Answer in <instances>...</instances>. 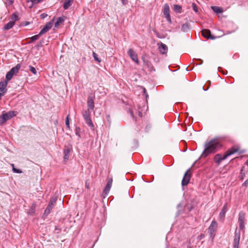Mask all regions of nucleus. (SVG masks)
<instances>
[{"label":"nucleus","mask_w":248,"mask_h":248,"mask_svg":"<svg viewBox=\"0 0 248 248\" xmlns=\"http://www.w3.org/2000/svg\"><path fill=\"white\" fill-rule=\"evenodd\" d=\"M220 146L219 142L215 139L206 142L204 145V150L202 153V156L206 157L209 154L215 153Z\"/></svg>","instance_id":"f257e3e1"},{"label":"nucleus","mask_w":248,"mask_h":248,"mask_svg":"<svg viewBox=\"0 0 248 248\" xmlns=\"http://www.w3.org/2000/svg\"><path fill=\"white\" fill-rule=\"evenodd\" d=\"M16 115V112L10 111L3 113L0 116V124L5 123L7 120L11 119Z\"/></svg>","instance_id":"f03ea898"},{"label":"nucleus","mask_w":248,"mask_h":248,"mask_svg":"<svg viewBox=\"0 0 248 248\" xmlns=\"http://www.w3.org/2000/svg\"><path fill=\"white\" fill-rule=\"evenodd\" d=\"M20 65L19 64H17L16 66L13 67L6 74V81L11 80L13 76L16 73L18 72L20 68Z\"/></svg>","instance_id":"7ed1b4c3"},{"label":"nucleus","mask_w":248,"mask_h":248,"mask_svg":"<svg viewBox=\"0 0 248 248\" xmlns=\"http://www.w3.org/2000/svg\"><path fill=\"white\" fill-rule=\"evenodd\" d=\"M90 110H86L82 113L83 117L86 121L87 125L91 127L93 130L94 129V125L90 118Z\"/></svg>","instance_id":"20e7f679"},{"label":"nucleus","mask_w":248,"mask_h":248,"mask_svg":"<svg viewBox=\"0 0 248 248\" xmlns=\"http://www.w3.org/2000/svg\"><path fill=\"white\" fill-rule=\"evenodd\" d=\"M217 228V223L215 220H213L208 228V232L210 237L213 239L215 236V232Z\"/></svg>","instance_id":"39448f33"},{"label":"nucleus","mask_w":248,"mask_h":248,"mask_svg":"<svg viewBox=\"0 0 248 248\" xmlns=\"http://www.w3.org/2000/svg\"><path fill=\"white\" fill-rule=\"evenodd\" d=\"M202 36L207 38V39H210L211 40H214L216 38H217V37H215L213 35H212L211 33V31L209 30L208 29H203L202 31ZM225 35L224 33H222L220 34L218 37H221L222 36H224Z\"/></svg>","instance_id":"423d86ee"},{"label":"nucleus","mask_w":248,"mask_h":248,"mask_svg":"<svg viewBox=\"0 0 248 248\" xmlns=\"http://www.w3.org/2000/svg\"><path fill=\"white\" fill-rule=\"evenodd\" d=\"M245 214L242 212H240L239 214L238 222L239 223V228L241 230H244L245 228Z\"/></svg>","instance_id":"0eeeda50"},{"label":"nucleus","mask_w":248,"mask_h":248,"mask_svg":"<svg viewBox=\"0 0 248 248\" xmlns=\"http://www.w3.org/2000/svg\"><path fill=\"white\" fill-rule=\"evenodd\" d=\"M238 150L239 149L238 148H235L234 147L229 149L225 152L223 156H221L222 161L226 159L229 156L237 152Z\"/></svg>","instance_id":"6e6552de"},{"label":"nucleus","mask_w":248,"mask_h":248,"mask_svg":"<svg viewBox=\"0 0 248 248\" xmlns=\"http://www.w3.org/2000/svg\"><path fill=\"white\" fill-rule=\"evenodd\" d=\"M190 170L188 169L185 172L182 181V185L183 186H186L188 184L190 179Z\"/></svg>","instance_id":"1a4fd4ad"},{"label":"nucleus","mask_w":248,"mask_h":248,"mask_svg":"<svg viewBox=\"0 0 248 248\" xmlns=\"http://www.w3.org/2000/svg\"><path fill=\"white\" fill-rule=\"evenodd\" d=\"M54 19L50 22H47L45 27L41 30L40 32H39V35H42L46 32H47L52 27L53 21Z\"/></svg>","instance_id":"9d476101"},{"label":"nucleus","mask_w":248,"mask_h":248,"mask_svg":"<svg viewBox=\"0 0 248 248\" xmlns=\"http://www.w3.org/2000/svg\"><path fill=\"white\" fill-rule=\"evenodd\" d=\"M128 54L130 57L131 59L134 62H135L136 63L139 64V61L138 60V55L137 53L132 48H130L128 50Z\"/></svg>","instance_id":"9b49d317"},{"label":"nucleus","mask_w":248,"mask_h":248,"mask_svg":"<svg viewBox=\"0 0 248 248\" xmlns=\"http://www.w3.org/2000/svg\"><path fill=\"white\" fill-rule=\"evenodd\" d=\"M240 239V232H237V231L235 232L234 238L233 240V248H239V241Z\"/></svg>","instance_id":"f8f14e48"},{"label":"nucleus","mask_w":248,"mask_h":248,"mask_svg":"<svg viewBox=\"0 0 248 248\" xmlns=\"http://www.w3.org/2000/svg\"><path fill=\"white\" fill-rule=\"evenodd\" d=\"M87 105L88 110H92L94 107V97L89 95L88 97Z\"/></svg>","instance_id":"ddd939ff"},{"label":"nucleus","mask_w":248,"mask_h":248,"mask_svg":"<svg viewBox=\"0 0 248 248\" xmlns=\"http://www.w3.org/2000/svg\"><path fill=\"white\" fill-rule=\"evenodd\" d=\"M112 181H113V180H112V178H109L108 180V183L107 184V185L104 190V191H103V193L105 194V195H108L109 190H110V189L111 187V186H112Z\"/></svg>","instance_id":"4468645a"},{"label":"nucleus","mask_w":248,"mask_h":248,"mask_svg":"<svg viewBox=\"0 0 248 248\" xmlns=\"http://www.w3.org/2000/svg\"><path fill=\"white\" fill-rule=\"evenodd\" d=\"M159 52L162 54H166L168 52V46L164 44L161 43L160 45L158 46Z\"/></svg>","instance_id":"2eb2a0df"},{"label":"nucleus","mask_w":248,"mask_h":248,"mask_svg":"<svg viewBox=\"0 0 248 248\" xmlns=\"http://www.w3.org/2000/svg\"><path fill=\"white\" fill-rule=\"evenodd\" d=\"M7 81L6 80L4 81H1L0 82V92L5 93L7 92L6 87L7 86Z\"/></svg>","instance_id":"dca6fc26"},{"label":"nucleus","mask_w":248,"mask_h":248,"mask_svg":"<svg viewBox=\"0 0 248 248\" xmlns=\"http://www.w3.org/2000/svg\"><path fill=\"white\" fill-rule=\"evenodd\" d=\"M71 150H72L71 148H67L64 150V155L63 157V161L64 162H67L68 161V160L69 159L70 153Z\"/></svg>","instance_id":"f3484780"},{"label":"nucleus","mask_w":248,"mask_h":248,"mask_svg":"<svg viewBox=\"0 0 248 248\" xmlns=\"http://www.w3.org/2000/svg\"><path fill=\"white\" fill-rule=\"evenodd\" d=\"M65 18L66 17L65 16L58 17L57 18V21L55 24V27L56 28H58L61 23H63L64 21Z\"/></svg>","instance_id":"a211bd4d"},{"label":"nucleus","mask_w":248,"mask_h":248,"mask_svg":"<svg viewBox=\"0 0 248 248\" xmlns=\"http://www.w3.org/2000/svg\"><path fill=\"white\" fill-rule=\"evenodd\" d=\"M14 21H11L7 23L3 27L4 30H8L11 29L15 25Z\"/></svg>","instance_id":"6ab92c4d"},{"label":"nucleus","mask_w":248,"mask_h":248,"mask_svg":"<svg viewBox=\"0 0 248 248\" xmlns=\"http://www.w3.org/2000/svg\"><path fill=\"white\" fill-rule=\"evenodd\" d=\"M211 9L214 12L217 14L222 13L223 12L222 8L218 6H211Z\"/></svg>","instance_id":"aec40b11"},{"label":"nucleus","mask_w":248,"mask_h":248,"mask_svg":"<svg viewBox=\"0 0 248 248\" xmlns=\"http://www.w3.org/2000/svg\"><path fill=\"white\" fill-rule=\"evenodd\" d=\"M214 161L217 164H219L222 161L221 155L220 154H217L214 157Z\"/></svg>","instance_id":"412c9836"},{"label":"nucleus","mask_w":248,"mask_h":248,"mask_svg":"<svg viewBox=\"0 0 248 248\" xmlns=\"http://www.w3.org/2000/svg\"><path fill=\"white\" fill-rule=\"evenodd\" d=\"M164 15L166 16L170 15V8L169 5L167 4H166L164 7L163 11Z\"/></svg>","instance_id":"4be33fe9"},{"label":"nucleus","mask_w":248,"mask_h":248,"mask_svg":"<svg viewBox=\"0 0 248 248\" xmlns=\"http://www.w3.org/2000/svg\"><path fill=\"white\" fill-rule=\"evenodd\" d=\"M189 29V24L188 23H185L182 25L181 27V31L183 32H187Z\"/></svg>","instance_id":"5701e85b"},{"label":"nucleus","mask_w":248,"mask_h":248,"mask_svg":"<svg viewBox=\"0 0 248 248\" xmlns=\"http://www.w3.org/2000/svg\"><path fill=\"white\" fill-rule=\"evenodd\" d=\"M226 211H227V204H225L224 205V206L222 209V211L220 213V214H219L220 216L221 217H224L225 216Z\"/></svg>","instance_id":"b1692460"},{"label":"nucleus","mask_w":248,"mask_h":248,"mask_svg":"<svg viewBox=\"0 0 248 248\" xmlns=\"http://www.w3.org/2000/svg\"><path fill=\"white\" fill-rule=\"evenodd\" d=\"M72 2H70L69 0L66 1L63 5V7L65 10H66L69 8L70 6H71Z\"/></svg>","instance_id":"393cba45"},{"label":"nucleus","mask_w":248,"mask_h":248,"mask_svg":"<svg viewBox=\"0 0 248 248\" xmlns=\"http://www.w3.org/2000/svg\"><path fill=\"white\" fill-rule=\"evenodd\" d=\"M93 55L95 61L98 62H101V59L98 57V55L94 52H93Z\"/></svg>","instance_id":"a878e982"},{"label":"nucleus","mask_w":248,"mask_h":248,"mask_svg":"<svg viewBox=\"0 0 248 248\" xmlns=\"http://www.w3.org/2000/svg\"><path fill=\"white\" fill-rule=\"evenodd\" d=\"M43 0H27V2L29 3L31 2L36 4L42 2Z\"/></svg>","instance_id":"bb28decb"},{"label":"nucleus","mask_w":248,"mask_h":248,"mask_svg":"<svg viewBox=\"0 0 248 248\" xmlns=\"http://www.w3.org/2000/svg\"><path fill=\"white\" fill-rule=\"evenodd\" d=\"M29 70L33 74L36 75L37 74L36 70L34 67L32 66H29Z\"/></svg>","instance_id":"cd10ccee"},{"label":"nucleus","mask_w":248,"mask_h":248,"mask_svg":"<svg viewBox=\"0 0 248 248\" xmlns=\"http://www.w3.org/2000/svg\"><path fill=\"white\" fill-rule=\"evenodd\" d=\"M41 35H39V33L37 35H34L33 36H32L31 37L30 39H31V42H33L37 39H38L39 37Z\"/></svg>","instance_id":"c85d7f7f"},{"label":"nucleus","mask_w":248,"mask_h":248,"mask_svg":"<svg viewBox=\"0 0 248 248\" xmlns=\"http://www.w3.org/2000/svg\"><path fill=\"white\" fill-rule=\"evenodd\" d=\"M12 166L13 167V171L15 172V173H21L22 172V171L20 170H18V169H16L15 167H14V165L13 164H11Z\"/></svg>","instance_id":"c756f323"},{"label":"nucleus","mask_w":248,"mask_h":248,"mask_svg":"<svg viewBox=\"0 0 248 248\" xmlns=\"http://www.w3.org/2000/svg\"><path fill=\"white\" fill-rule=\"evenodd\" d=\"M184 205L182 202H180L177 205V208L178 209V211H181L183 210L184 208Z\"/></svg>","instance_id":"7c9ffc66"},{"label":"nucleus","mask_w":248,"mask_h":248,"mask_svg":"<svg viewBox=\"0 0 248 248\" xmlns=\"http://www.w3.org/2000/svg\"><path fill=\"white\" fill-rule=\"evenodd\" d=\"M174 9L175 12H180V10L181 9V6L178 5H174Z\"/></svg>","instance_id":"2f4dec72"},{"label":"nucleus","mask_w":248,"mask_h":248,"mask_svg":"<svg viewBox=\"0 0 248 248\" xmlns=\"http://www.w3.org/2000/svg\"><path fill=\"white\" fill-rule=\"evenodd\" d=\"M11 19H12V21H14L15 22L16 21L18 20V17L16 14H14L12 16Z\"/></svg>","instance_id":"473e14b6"},{"label":"nucleus","mask_w":248,"mask_h":248,"mask_svg":"<svg viewBox=\"0 0 248 248\" xmlns=\"http://www.w3.org/2000/svg\"><path fill=\"white\" fill-rule=\"evenodd\" d=\"M192 7L193 10L195 12H196V13H197V12H198V7H197V5H196V4H195V3H193L192 4Z\"/></svg>","instance_id":"72a5a7b5"},{"label":"nucleus","mask_w":248,"mask_h":248,"mask_svg":"<svg viewBox=\"0 0 248 248\" xmlns=\"http://www.w3.org/2000/svg\"><path fill=\"white\" fill-rule=\"evenodd\" d=\"M65 124L66 126L69 128L70 127V124H69V115H68L66 117V120H65Z\"/></svg>","instance_id":"f704fd0d"},{"label":"nucleus","mask_w":248,"mask_h":248,"mask_svg":"<svg viewBox=\"0 0 248 248\" xmlns=\"http://www.w3.org/2000/svg\"><path fill=\"white\" fill-rule=\"evenodd\" d=\"M80 128L79 127H76V135L78 136V137H80Z\"/></svg>","instance_id":"c9c22d12"},{"label":"nucleus","mask_w":248,"mask_h":248,"mask_svg":"<svg viewBox=\"0 0 248 248\" xmlns=\"http://www.w3.org/2000/svg\"><path fill=\"white\" fill-rule=\"evenodd\" d=\"M56 198H52L50 199V202L49 203H52V205H54L55 203L56 202Z\"/></svg>","instance_id":"e433bc0d"},{"label":"nucleus","mask_w":248,"mask_h":248,"mask_svg":"<svg viewBox=\"0 0 248 248\" xmlns=\"http://www.w3.org/2000/svg\"><path fill=\"white\" fill-rule=\"evenodd\" d=\"M14 0H6V4L9 5H12L14 2Z\"/></svg>","instance_id":"4c0bfd02"},{"label":"nucleus","mask_w":248,"mask_h":248,"mask_svg":"<svg viewBox=\"0 0 248 248\" xmlns=\"http://www.w3.org/2000/svg\"><path fill=\"white\" fill-rule=\"evenodd\" d=\"M53 206L54 205H52V203H49L46 208L51 211Z\"/></svg>","instance_id":"58836bf2"},{"label":"nucleus","mask_w":248,"mask_h":248,"mask_svg":"<svg viewBox=\"0 0 248 248\" xmlns=\"http://www.w3.org/2000/svg\"><path fill=\"white\" fill-rule=\"evenodd\" d=\"M167 21L169 22V23H171V18H170V15H168L167 16H165Z\"/></svg>","instance_id":"ea45409f"},{"label":"nucleus","mask_w":248,"mask_h":248,"mask_svg":"<svg viewBox=\"0 0 248 248\" xmlns=\"http://www.w3.org/2000/svg\"><path fill=\"white\" fill-rule=\"evenodd\" d=\"M47 16V15L46 14H45V13H43L40 16L41 17V18L42 19H44L45 18H46V16Z\"/></svg>","instance_id":"a19ab883"},{"label":"nucleus","mask_w":248,"mask_h":248,"mask_svg":"<svg viewBox=\"0 0 248 248\" xmlns=\"http://www.w3.org/2000/svg\"><path fill=\"white\" fill-rule=\"evenodd\" d=\"M50 211L46 208L45 211L44 215L46 216H47L50 213Z\"/></svg>","instance_id":"79ce46f5"},{"label":"nucleus","mask_w":248,"mask_h":248,"mask_svg":"<svg viewBox=\"0 0 248 248\" xmlns=\"http://www.w3.org/2000/svg\"><path fill=\"white\" fill-rule=\"evenodd\" d=\"M243 168H244V167H243V168H242L241 170V179H243L244 176V175H245V174H244V173H243V172H242V171H243Z\"/></svg>","instance_id":"37998d69"},{"label":"nucleus","mask_w":248,"mask_h":248,"mask_svg":"<svg viewBox=\"0 0 248 248\" xmlns=\"http://www.w3.org/2000/svg\"><path fill=\"white\" fill-rule=\"evenodd\" d=\"M122 3L124 5H125L127 3V0H122Z\"/></svg>","instance_id":"c03bdc74"},{"label":"nucleus","mask_w":248,"mask_h":248,"mask_svg":"<svg viewBox=\"0 0 248 248\" xmlns=\"http://www.w3.org/2000/svg\"><path fill=\"white\" fill-rule=\"evenodd\" d=\"M243 185L245 186H248V179H247L246 181H245V182L244 183Z\"/></svg>","instance_id":"a18cd8bd"},{"label":"nucleus","mask_w":248,"mask_h":248,"mask_svg":"<svg viewBox=\"0 0 248 248\" xmlns=\"http://www.w3.org/2000/svg\"><path fill=\"white\" fill-rule=\"evenodd\" d=\"M204 237V234H201L200 235H199V236H198V238L199 239V240H201V239H202Z\"/></svg>","instance_id":"49530a36"},{"label":"nucleus","mask_w":248,"mask_h":248,"mask_svg":"<svg viewBox=\"0 0 248 248\" xmlns=\"http://www.w3.org/2000/svg\"><path fill=\"white\" fill-rule=\"evenodd\" d=\"M129 113L130 114L131 116L133 118H134V114H133V111L132 110H129Z\"/></svg>","instance_id":"de8ad7c7"},{"label":"nucleus","mask_w":248,"mask_h":248,"mask_svg":"<svg viewBox=\"0 0 248 248\" xmlns=\"http://www.w3.org/2000/svg\"><path fill=\"white\" fill-rule=\"evenodd\" d=\"M151 128V125H147L146 127V131H148L149 130V129Z\"/></svg>","instance_id":"09e8293b"},{"label":"nucleus","mask_w":248,"mask_h":248,"mask_svg":"<svg viewBox=\"0 0 248 248\" xmlns=\"http://www.w3.org/2000/svg\"><path fill=\"white\" fill-rule=\"evenodd\" d=\"M34 4H35V3H32V2H31V5H30V6H29V8L31 9V8L33 6V5H34Z\"/></svg>","instance_id":"8fccbe9b"},{"label":"nucleus","mask_w":248,"mask_h":248,"mask_svg":"<svg viewBox=\"0 0 248 248\" xmlns=\"http://www.w3.org/2000/svg\"><path fill=\"white\" fill-rule=\"evenodd\" d=\"M138 115L140 117H141L142 116V113L140 111H139V113H138Z\"/></svg>","instance_id":"3c124183"},{"label":"nucleus","mask_w":248,"mask_h":248,"mask_svg":"<svg viewBox=\"0 0 248 248\" xmlns=\"http://www.w3.org/2000/svg\"><path fill=\"white\" fill-rule=\"evenodd\" d=\"M4 95V93H0V99H1V97Z\"/></svg>","instance_id":"603ef678"},{"label":"nucleus","mask_w":248,"mask_h":248,"mask_svg":"<svg viewBox=\"0 0 248 248\" xmlns=\"http://www.w3.org/2000/svg\"><path fill=\"white\" fill-rule=\"evenodd\" d=\"M85 186H86V187L87 188H89V185L87 183H86Z\"/></svg>","instance_id":"864d4df0"},{"label":"nucleus","mask_w":248,"mask_h":248,"mask_svg":"<svg viewBox=\"0 0 248 248\" xmlns=\"http://www.w3.org/2000/svg\"><path fill=\"white\" fill-rule=\"evenodd\" d=\"M246 164L248 166V160L247 161Z\"/></svg>","instance_id":"5fc2aeb1"},{"label":"nucleus","mask_w":248,"mask_h":248,"mask_svg":"<svg viewBox=\"0 0 248 248\" xmlns=\"http://www.w3.org/2000/svg\"><path fill=\"white\" fill-rule=\"evenodd\" d=\"M145 92H146L145 89H144V93H145Z\"/></svg>","instance_id":"6e6d98bb"}]
</instances>
